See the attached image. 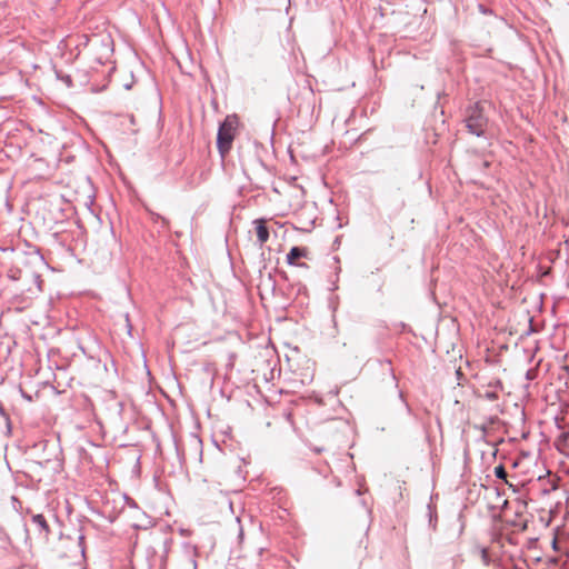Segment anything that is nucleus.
<instances>
[{"instance_id": "1a4fd4ad", "label": "nucleus", "mask_w": 569, "mask_h": 569, "mask_svg": "<svg viewBox=\"0 0 569 569\" xmlns=\"http://www.w3.org/2000/svg\"><path fill=\"white\" fill-rule=\"evenodd\" d=\"M151 217L154 222H158L160 220L162 222V227L168 226V220L164 217L160 216L159 213L152 212Z\"/></svg>"}, {"instance_id": "f03ea898", "label": "nucleus", "mask_w": 569, "mask_h": 569, "mask_svg": "<svg viewBox=\"0 0 569 569\" xmlns=\"http://www.w3.org/2000/svg\"><path fill=\"white\" fill-rule=\"evenodd\" d=\"M465 123L468 132L477 137H485L488 117L481 102H476L466 109Z\"/></svg>"}, {"instance_id": "dca6fc26", "label": "nucleus", "mask_w": 569, "mask_h": 569, "mask_svg": "<svg viewBox=\"0 0 569 569\" xmlns=\"http://www.w3.org/2000/svg\"><path fill=\"white\" fill-rule=\"evenodd\" d=\"M313 451L317 452V453H320L322 451V448L316 447V448H313Z\"/></svg>"}, {"instance_id": "9b49d317", "label": "nucleus", "mask_w": 569, "mask_h": 569, "mask_svg": "<svg viewBox=\"0 0 569 569\" xmlns=\"http://www.w3.org/2000/svg\"><path fill=\"white\" fill-rule=\"evenodd\" d=\"M481 559L486 566H488L490 563L489 553H488L487 549H485V548L481 550Z\"/></svg>"}, {"instance_id": "f257e3e1", "label": "nucleus", "mask_w": 569, "mask_h": 569, "mask_svg": "<svg viewBox=\"0 0 569 569\" xmlns=\"http://www.w3.org/2000/svg\"><path fill=\"white\" fill-rule=\"evenodd\" d=\"M238 126L239 118L236 113L228 114L220 122L217 132V148L221 157H224L231 150Z\"/></svg>"}, {"instance_id": "9d476101", "label": "nucleus", "mask_w": 569, "mask_h": 569, "mask_svg": "<svg viewBox=\"0 0 569 569\" xmlns=\"http://www.w3.org/2000/svg\"><path fill=\"white\" fill-rule=\"evenodd\" d=\"M483 397L489 401H495L498 399V393L496 391H486Z\"/></svg>"}, {"instance_id": "6e6552de", "label": "nucleus", "mask_w": 569, "mask_h": 569, "mask_svg": "<svg viewBox=\"0 0 569 569\" xmlns=\"http://www.w3.org/2000/svg\"><path fill=\"white\" fill-rule=\"evenodd\" d=\"M493 473L498 479L505 480L507 478V471L502 463L495 467Z\"/></svg>"}, {"instance_id": "412c9836", "label": "nucleus", "mask_w": 569, "mask_h": 569, "mask_svg": "<svg viewBox=\"0 0 569 569\" xmlns=\"http://www.w3.org/2000/svg\"><path fill=\"white\" fill-rule=\"evenodd\" d=\"M0 413H2V415L4 413V410L1 405H0Z\"/></svg>"}, {"instance_id": "f3484780", "label": "nucleus", "mask_w": 569, "mask_h": 569, "mask_svg": "<svg viewBox=\"0 0 569 569\" xmlns=\"http://www.w3.org/2000/svg\"><path fill=\"white\" fill-rule=\"evenodd\" d=\"M531 321H532V320L530 319V322H531ZM531 331H532V326L530 325L529 330L527 331V335H530V332H531Z\"/></svg>"}, {"instance_id": "f8f14e48", "label": "nucleus", "mask_w": 569, "mask_h": 569, "mask_svg": "<svg viewBox=\"0 0 569 569\" xmlns=\"http://www.w3.org/2000/svg\"><path fill=\"white\" fill-rule=\"evenodd\" d=\"M399 398L403 402L408 413H411V408H410L409 403L405 400V396H403L402 391H399Z\"/></svg>"}, {"instance_id": "20e7f679", "label": "nucleus", "mask_w": 569, "mask_h": 569, "mask_svg": "<svg viewBox=\"0 0 569 569\" xmlns=\"http://www.w3.org/2000/svg\"><path fill=\"white\" fill-rule=\"evenodd\" d=\"M253 224L256 226L257 239L259 246L262 247L269 239L270 232L267 226V221L263 218H259L253 220Z\"/></svg>"}, {"instance_id": "4be33fe9", "label": "nucleus", "mask_w": 569, "mask_h": 569, "mask_svg": "<svg viewBox=\"0 0 569 569\" xmlns=\"http://www.w3.org/2000/svg\"><path fill=\"white\" fill-rule=\"evenodd\" d=\"M460 375H461V371L459 369V370H457V377H460Z\"/></svg>"}, {"instance_id": "423d86ee", "label": "nucleus", "mask_w": 569, "mask_h": 569, "mask_svg": "<svg viewBox=\"0 0 569 569\" xmlns=\"http://www.w3.org/2000/svg\"><path fill=\"white\" fill-rule=\"evenodd\" d=\"M378 363H379L382 372L388 373L392 383L395 385V387L398 388V379L396 377L391 360L390 359H379Z\"/></svg>"}, {"instance_id": "7ed1b4c3", "label": "nucleus", "mask_w": 569, "mask_h": 569, "mask_svg": "<svg viewBox=\"0 0 569 569\" xmlns=\"http://www.w3.org/2000/svg\"><path fill=\"white\" fill-rule=\"evenodd\" d=\"M307 254H308L307 248L295 246L287 253V257H286L287 263L290 266H296L299 268L308 269L309 267L306 262H299V259L306 258Z\"/></svg>"}, {"instance_id": "6ab92c4d", "label": "nucleus", "mask_w": 569, "mask_h": 569, "mask_svg": "<svg viewBox=\"0 0 569 569\" xmlns=\"http://www.w3.org/2000/svg\"><path fill=\"white\" fill-rule=\"evenodd\" d=\"M23 528H24L26 535L28 536L29 535V530H28L27 526L24 525Z\"/></svg>"}, {"instance_id": "aec40b11", "label": "nucleus", "mask_w": 569, "mask_h": 569, "mask_svg": "<svg viewBox=\"0 0 569 569\" xmlns=\"http://www.w3.org/2000/svg\"><path fill=\"white\" fill-rule=\"evenodd\" d=\"M22 395H23V397H24V398H27L28 400H31V397H30V396L24 395V393H22Z\"/></svg>"}, {"instance_id": "4468645a", "label": "nucleus", "mask_w": 569, "mask_h": 569, "mask_svg": "<svg viewBox=\"0 0 569 569\" xmlns=\"http://www.w3.org/2000/svg\"><path fill=\"white\" fill-rule=\"evenodd\" d=\"M126 501H127V505H128L129 507H131V508H138V505H137V502H136L133 499H131V498H129V497H126Z\"/></svg>"}, {"instance_id": "ddd939ff", "label": "nucleus", "mask_w": 569, "mask_h": 569, "mask_svg": "<svg viewBox=\"0 0 569 569\" xmlns=\"http://www.w3.org/2000/svg\"><path fill=\"white\" fill-rule=\"evenodd\" d=\"M0 533L2 535L0 539H1L6 545L10 546V545H11V539H10L9 535H7L6 532H3L2 530H0Z\"/></svg>"}, {"instance_id": "2eb2a0df", "label": "nucleus", "mask_w": 569, "mask_h": 569, "mask_svg": "<svg viewBox=\"0 0 569 569\" xmlns=\"http://www.w3.org/2000/svg\"><path fill=\"white\" fill-rule=\"evenodd\" d=\"M126 322H127V327H128V332L130 333L131 330H132V326L130 323L129 315L128 313H126Z\"/></svg>"}, {"instance_id": "a211bd4d", "label": "nucleus", "mask_w": 569, "mask_h": 569, "mask_svg": "<svg viewBox=\"0 0 569 569\" xmlns=\"http://www.w3.org/2000/svg\"><path fill=\"white\" fill-rule=\"evenodd\" d=\"M489 164H490L489 161H483V167L485 168L489 167Z\"/></svg>"}, {"instance_id": "0eeeda50", "label": "nucleus", "mask_w": 569, "mask_h": 569, "mask_svg": "<svg viewBox=\"0 0 569 569\" xmlns=\"http://www.w3.org/2000/svg\"><path fill=\"white\" fill-rule=\"evenodd\" d=\"M428 518H429V527L435 530L437 527L438 516L436 507L430 503L427 505Z\"/></svg>"}, {"instance_id": "39448f33", "label": "nucleus", "mask_w": 569, "mask_h": 569, "mask_svg": "<svg viewBox=\"0 0 569 569\" xmlns=\"http://www.w3.org/2000/svg\"><path fill=\"white\" fill-rule=\"evenodd\" d=\"M31 521L33 525H36L39 535L43 536L44 538H48L51 533L50 526L41 513H34L31 516Z\"/></svg>"}]
</instances>
